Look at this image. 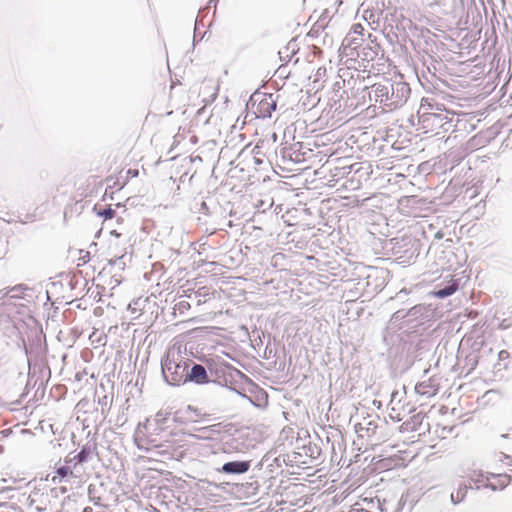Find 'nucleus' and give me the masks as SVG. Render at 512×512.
Segmentation results:
<instances>
[{
	"instance_id": "nucleus-18",
	"label": "nucleus",
	"mask_w": 512,
	"mask_h": 512,
	"mask_svg": "<svg viewBox=\"0 0 512 512\" xmlns=\"http://www.w3.org/2000/svg\"><path fill=\"white\" fill-rule=\"evenodd\" d=\"M505 321H506V320H503V321L501 322V327H503V328H508V327L510 326V324H505Z\"/></svg>"
},
{
	"instance_id": "nucleus-15",
	"label": "nucleus",
	"mask_w": 512,
	"mask_h": 512,
	"mask_svg": "<svg viewBox=\"0 0 512 512\" xmlns=\"http://www.w3.org/2000/svg\"><path fill=\"white\" fill-rule=\"evenodd\" d=\"M509 358H510V353L507 350H501L498 353V360L499 361H505V360H508Z\"/></svg>"
},
{
	"instance_id": "nucleus-14",
	"label": "nucleus",
	"mask_w": 512,
	"mask_h": 512,
	"mask_svg": "<svg viewBox=\"0 0 512 512\" xmlns=\"http://www.w3.org/2000/svg\"><path fill=\"white\" fill-rule=\"evenodd\" d=\"M81 256L78 258V266L84 265L90 261V253L81 251Z\"/></svg>"
},
{
	"instance_id": "nucleus-12",
	"label": "nucleus",
	"mask_w": 512,
	"mask_h": 512,
	"mask_svg": "<svg viewBox=\"0 0 512 512\" xmlns=\"http://www.w3.org/2000/svg\"><path fill=\"white\" fill-rule=\"evenodd\" d=\"M100 216H103L105 219H112L114 218L116 212L112 208L104 209L103 211H100L98 213Z\"/></svg>"
},
{
	"instance_id": "nucleus-7",
	"label": "nucleus",
	"mask_w": 512,
	"mask_h": 512,
	"mask_svg": "<svg viewBox=\"0 0 512 512\" xmlns=\"http://www.w3.org/2000/svg\"><path fill=\"white\" fill-rule=\"evenodd\" d=\"M468 488L470 487L466 484H460L457 490L451 494L452 501L455 503L461 502L465 498Z\"/></svg>"
},
{
	"instance_id": "nucleus-2",
	"label": "nucleus",
	"mask_w": 512,
	"mask_h": 512,
	"mask_svg": "<svg viewBox=\"0 0 512 512\" xmlns=\"http://www.w3.org/2000/svg\"><path fill=\"white\" fill-rule=\"evenodd\" d=\"M487 487L491 488L492 490H502L505 487H507L511 482L510 475L506 473H500V474H493L489 473L487 474Z\"/></svg>"
},
{
	"instance_id": "nucleus-3",
	"label": "nucleus",
	"mask_w": 512,
	"mask_h": 512,
	"mask_svg": "<svg viewBox=\"0 0 512 512\" xmlns=\"http://www.w3.org/2000/svg\"><path fill=\"white\" fill-rule=\"evenodd\" d=\"M194 382L196 384H206L209 382L206 369L200 365L195 364L189 373H187V382Z\"/></svg>"
},
{
	"instance_id": "nucleus-6",
	"label": "nucleus",
	"mask_w": 512,
	"mask_h": 512,
	"mask_svg": "<svg viewBox=\"0 0 512 512\" xmlns=\"http://www.w3.org/2000/svg\"><path fill=\"white\" fill-rule=\"evenodd\" d=\"M470 488L480 489L487 487V474L481 471H472L469 475Z\"/></svg>"
},
{
	"instance_id": "nucleus-13",
	"label": "nucleus",
	"mask_w": 512,
	"mask_h": 512,
	"mask_svg": "<svg viewBox=\"0 0 512 512\" xmlns=\"http://www.w3.org/2000/svg\"><path fill=\"white\" fill-rule=\"evenodd\" d=\"M351 32L362 37L363 32H364V27L362 26L361 23L353 24L351 27Z\"/></svg>"
},
{
	"instance_id": "nucleus-4",
	"label": "nucleus",
	"mask_w": 512,
	"mask_h": 512,
	"mask_svg": "<svg viewBox=\"0 0 512 512\" xmlns=\"http://www.w3.org/2000/svg\"><path fill=\"white\" fill-rule=\"evenodd\" d=\"M276 109V102L273 100L272 95H265L258 103V114L261 117H268Z\"/></svg>"
},
{
	"instance_id": "nucleus-9",
	"label": "nucleus",
	"mask_w": 512,
	"mask_h": 512,
	"mask_svg": "<svg viewBox=\"0 0 512 512\" xmlns=\"http://www.w3.org/2000/svg\"><path fill=\"white\" fill-rule=\"evenodd\" d=\"M416 391L421 395L432 396L436 393V389L426 382H421L416 385Z\"/></svg>"
},
{
	"instance_id": "nucleus-1",
	"label": "nucleus",
	"mask_w": 512,
	"mask_h": 512,
	"mask_svg": "<svg viewBox=\"0 0 512 512\" xmlns=\"http://www.w3.org/2000/svg\"><path fill=\"white\" fill-rule=\"evenodd\" d=\"M187 364L176 363L167 359L163 364L165 378L172 385H181L187 383Z\"/></svg>"
},
{
	"instance_id": "nucleus-16",
	"label": "nucleus",
	"mask_w": 512,
	"mask_h": 512,
	"mask_svg": "<svg viewBox=\"0 0 512 512\" xmlns=\"http://www.w3.org/2000/svg\"><path fill=\"white\" fill-rule=\"evenodd\" d=\"M349 512H370L363 508H352Z\"/></svg>"
},
{
	"instance_id": "nucleus-8",
	"label": "nucleus",
	"mask_w": 512,
	"mask_h": 512,
	"mask_svg": "<svg viewBox=\"0 0 512 512\" xmlns=\"http://www.w3.org/2000/svg\"><path fill=\"white\" fill-rule=\"evenodd\" d=\"M458 290V284L453 282L449 286L434 292V295L438 298H445L454 294Z\"/></svg>"
},
{
	"instance_id": "nucleus-10",
	"label": "nucleus",
	"mask_w": 512,
	"mask_h": 512,
	"mask_svg": "<svg viewBox=\"0 0 512 512\" xmlns=\"http://www.w3.org/2000/svg\"><path fill=\"white\" fill-rule=\"evenodd\" d=\"M72 474H73V472L70 470L69 467H67V466L59 467L56 470V474L52 477V481L56 482L58 480V482H61L63 478H65L68 475H72Z\"/></svg>"
},
{
	"instance_id": "nucleus-5",
	"label": "nucleus",
	"mask_w": 512,
	"mask_h": 512,
	"mask_svg": "<svg viewBox=\"0 0 512 512\" xmlns=\"http://www.w3.org/2000/svg\"><path fill=\"white\" fill-rule=\"evenodd\" d=\"M250 465L245 461L227 462L222 466V471L231 474H242L248 471Z\"/></svg>"
},
{
	"instance_id": "nucleus-11",
	"label": "nucleus",
	"mask_w": 512,
	"mask_h": 512,
	"mask_svg": "<svg viewBox=\"0 0 512 512\" xmlns=\"http://www.w3.org/2000/svg\"><path fill=\"white\" fill-rule=\"evenodd\" d=\"M138 175H139V171H138V169H128V170H127V173H126V180H125V181H123L122 183H120V184L118 185V186H119V189L123 188V187L126 185V183H127V181H128L129 179H131V178H135V177H137Z\"/></svg>"
},
{
	"instance_id": "nucleus-17",
	"label": "nucleus",
	"mask_w": 512,
	"mask_h": 512,
	"mask_svg": "<svg viewBox=\"0 0 512 512\" xmlns=\"http://www.w3.org/2000/svg\"><path fill=\"white\" fill-rule=\"evenodd\" d=\"M77 457H78L79 461H83L85 459L84 451L80 452Z\"/></svg>"
}]
</instances>
